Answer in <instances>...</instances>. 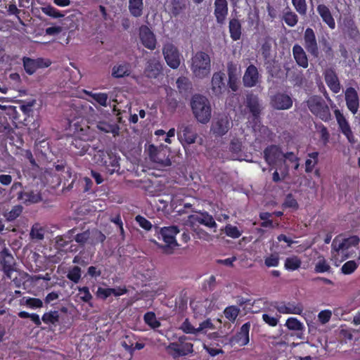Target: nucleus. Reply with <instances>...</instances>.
<instances>
[{
    "instance_id": "obj_1",
    "label": "nucleus",
    "mask_w": 360,
    "mask_h": 360,
    "mask_svg": "<svg viewBox=\"0 0 360 360\" xmlns=\"http://www.w3.org/2000/svg\"><path fill=\"white\" fill-rule=\"evenodd\" d=\"M360 239L356 236H352L349 238H343L342 236L335 237L331 245L330 259L334 262L335 266L350 257L349 250L356 246Z\"/></svg>"
},
{
    "instance_id": "obj_2",
    "label": "nucleus",
    "mask_w": 360,
    "mask_h": 360,
    "mask_svg": "<svg viewBox=\"0 0 360 360\" xmlns=\"http://www.w3.org/2000/svg\"><path fill=\"white\" fill-rule=\"evenodd\" d=\"M191 110L195 118L201 124H207L212 116V108L209 100L201 95H194L191 102Z\"/></svg>"
},
{
    "instance_id": "obj_3",
    "label": "nucleus",
    "mask_w": 360,
    "mask_h": 360,
    "mask_svg": "<svg viewBox=\"0 0 360 360\" xmlns=\"http://www.w3.org/2000/svg\"><path fill=\"white\" fill-rule=\"evenodd\" d=\"M190 68L195 77L204 79L208 77L211 72L210 56L203 51L196 52L191 59Z\"/></svg>"
},
{
    "instance_id": "obj_4",
    "label": "nucleus",
    "mask_w": 360,
    "mask_h": 360,
    "mask_svg": "<svg viewBox=\"0 0 360 360\" xmlns=\"http://www.w3.org/2000/svg\"><path fill=\"white\" fill-rule=\"evenodd\" d=\"M179 233V229L176 226L161 228L160 234L165 243V245L161 246L164 253L167 255L172 254L174 250L179 246L175 238Z\"/></svg>"
},
{
    "instance_id": "obj_5",
    "label": "nucleus",
    "mask_w": 360,
    "mask_h": 360,
    "mask_svg": "<svg viewBox=\"0 0 360 360\" xmlns=\"http://www.w3.org/2000/svg\"><path fill=\"white\" fill-rule=\"evenodd\" d=\"M309 110L316 117L324 122H328L331 118L330 109L323 99L320 96H311L307 101Z\"/></svg>"
},
{
    "instance_id": "obj_6",
    "label": "nucleus",
    "mask_w": 360,
    "mask_h": 360,
    "mask_svg": "<svg viewBox=\"0 0 360 360\" xmlns=\"http://www.w3.org/2000/svg\"><path fill=\"white\" fill-rule=\"evenodd\" d=\"M94 160L97 165L105 167L110 174L119 169L118 158L105 150L96 151L94 155Z\"/></svg>"
},
{
    "instance_id": "obj_7",
    "label": "nucleus",
    "mask_w": 360,
    "mask_h": 360,
    "mask_svg": "<svg viewBox=\"0 0 360 360\" xmlns=\"http://www.w3.org/2000/svg\"><path fill=\"white\" fill-rule=\"evenodd\" d=\"M232 127L233 122L229 116L225 114L219 115L212 121L210 132L214 136H223Z\"/></svg>"
},
{
    "instance_id": "obj_8",
    "label": "nucleus",
    "mask_w": 360,
    "mask_h": 360,
    "mask_svg": "<svg viewBox=\"0 0 360 360\" xmlns=\"http://www.w3.org/2000/svg\"><path fill=\"white\" fill-rule=\"evenodd\" d=\"M148 150L150 159L153 162L162 167H167L171 165V160L167 155L169 152V148L167 146L160 145L157 147L154 145H150Z\"/></svg>"
},
{
    "instance_id": "obj_9",
    "label": "nucleus",
    "mask_w": 360,
    "mask_h": 360,
    "mask_svg": "<svg viewBox=\"0 0 360 360\" xmlns=\"http://www.w3.org/2000/svg\"><path fill=\"white\" fill-rule=\"evenodd\" d=\"M177 137L182 145H191L195 143L198 134L192 124L182 122L177 125Z\"/></svg>"
},
{
    "instance_id": "obj_10",
    "label": "nucleus",
    "mask_w": 360,
    "mask_h": 360,
    "mask_svg": "<svg viewBox=\"0 0 360 360\" xmlns=\"http://www.w3.org/2000/svg\"><path fill=\"white\" fill-rule=\"evenodd\" d=\"M215 328L214 324L212 323L210 319H207L200 323L198 328H195L189 321L188 319L182 323L180 326V329L186 334H192L198 335L199 334H205L209 330H214Z\"/></svg>"
},
{
    "instance_id": "obj_11",
    "label": "nucleus",
    "mask_w": 360,
    "mask_h": 360,
    "mask_svg": "<svg viewBox=\"0 0 360 360\" xmlns=\"http://www.w3.org/2000/svg\"><path fill=\"white\" fill-rule=\"evenodd\" d=\"M162 53L168 66L172 69L179 68L181 63L180 54L177 48L173 44L168 42L164 44Z\"/></svg>"
},
{
    "instance_id": "obj_12",
    "label": "nucleus",
    "mask_w": 360,
    "mask_h": 360,
    "mask_svg": "<svg viewBox=\"0 0 360 360\" xmlns=\"http://www.w3.org/2000/svg\"><path fill=\"white\" fill-rule=\"evenodd\" d=\"M22 62L25 72L30 75H33L37 69L47 68L51 65V62L49 60H44L40 58L32 59L30 58L24 57Z\"/></svg>"
},
{
    "instance_id": "obj_13",
    "label": "nucleus",
    "mask_w": 360,
    "mask_h": 360,
    "mask_svg": "<svg viewBox=\"0 0 360 360\" xmlns=\"http://www.w3.org/2000/svg\"><path fill=\"white\" fill-rule=\"evenodd\" d=\"M274 308L281 314H292L300 315L303 311V306L295 302H275Z\"/></svg>"
},
{
    "instance_id": "obj_14",
    "label": "nucleus",
    "mask_w": 360,
    "mask_h": 360,
    "mask_svg": "<svg viewBox=\"0 0 360 360\" xmlns=\"http://www.w3.org/2000/svg\"><path fill=\"white\" fill-rule=\"evenodd\" d=\"M264 158L269 165H276L283 160V153L278 146L271 145L264 150Z\"/></svg>"
},
{
    "instance_id": "obj_15",
    "label": "nucleus",
    "mask_w": 360,
    "mask_h": 360,
    "mask_svg": "<svg viewBox=\"0 0 360 360\" xmlns=\"http://www.w3.org/2000/svg\"><path fill=\"white\" fill-rule=\"evenodd\" d=\"M304 47L312 56L317 57L319 55L318 44L316 35L311 28H307L304 34Z\"/></svg>"
},
{
    "instance_id": "obj_16",
    "label": "nucleus",
    "mask_w": 360,
    "mask_h": 360,
    "mask_svg": "<svg viewBox=\"0 0 360 360\" xmlns=\"http://www.w3.org/2000/svg\"><path fill=\"white\" fill-rule=\"evenodd\" d=\"M260 81V75L257 68L253 65H249L243 77L244 86L246 87L255 86Z\"/></svg>"
},
{
    "instance_id": "obj_17",
    "label": "nucleus",
    "mask_w": 360,
    "mask_h": 360,
    "mask_svg": "<svg viewBox=\"0 0 360 360\" xmlns=\"http://www.w3.org/2000/svg\"><path fill=\"white\" fill-rule=\"evenodd\" d=\"M193 345L192 343H170L167 349L171 352L174 358L182 356H186L193 352Z\"/></svg>"
},
{
    "instance_id": "obj_18",
    "label": "nucleus",
    "mask_w": 360,
    "mask_h": 360,
    "mask_svg": "<svg viewBox=\"0 0 360 360\" xmlns=\"http://www.w3.org/2000/svg\"><path fill=\"white\" fill-rule=\"evenodd\" d=\"M345 101L347 108L352 114H356L359 107V98L356 91L354 88L349 87L346 89Z\"/></svg>"
},
{
    "instance_id": "obj_19",
    "label": "nucleus",
    "mask_w": 360,
    "mask_h": 360,
    "mask_svg": "<svg viewBox=\"0 0 360 360\" xmlns=\"http://www.w3.org/2000/svg\"><path fill=\"white\" fill-rule=\"evenodd\" d=\"M271 105L277 110H288L292 105V98L285 94H277L271 99Z\"/></svg>"
},
{
    "instance_id": "obj_20",
    "label": "nucleus",
    "mask_w": 360,
    "mask_h": 360,
    "mask_svg": "<svg viewBox=\"0 0 360 360\" xmlns=\"http://www.w3.org/2000/svg\"><path fill=\"white\" fill-rule=\"evenodd\" d=\"M335 115L342 133L345 135L350 143H354V138L348 122L339 110H335Z\"/></svg>"
},
{
    "instance_id": "obj_21",
    "label": "nucleus",
    "mask_w": 360,
    "mask_h": 360,
    "mask_svg": "<svg viewBox=\"0 0 360 360\" xmlns=\"http://www.w3.org/2000/svg\"><path fill=\"white\" fill-rule=\"evenodd\" d=\"M142 44L148 49L153 50L156 45V39L153 33L147 26H141L139 32Z\"/></svg>"
},
{
    "instance_id": "obj_22",
    "label": "nucleus",
    "mask_w": 360,
    "mask_h": 360,
    "mask_svg": "<svg viewBox=\"0 0 360 360\" xmlns=\"http://www.w3.org/2000/svg\"><path fill=\"white\" fill-rule=\"evenodd\" d=\"M73 18V15L64 18L61 20V25L46 28L45 31L46 34L51 36L57 35L62 32L63 30H68L74 27L75 25L72 24Z\"/></svg>"
},
{
    "instance_id": "obj_23",
    "label": "nucleus",
    "mask_w": 360,
    "mask_h": 360,
    "mask_svg": "<svg viewBox=\"0 0 360 360\" xmlns=\"http://www.w3.org/2000/svg\"><path fill=\"white\" fill-rule=\"evenodd\" d=\"M228 14V3L226 0L214 1V15L217 22L219 24L224 23Z\"/></svg>"
},
{
    "instance_id": "obj_24",
    "label": "nucleus",
    "mask_w": 360,
    "mask_h": 360,
    "mask_svg": "<svg viewBox=\"0 0 360 360\" xmlns=\"http://www.w3.org/2000/svg\"><path fill=\"white\" fill-rule=\"evenodd\" d=\"M250 323L249 322L244 323L240 327L239 332L232 338V342L236 343L240 346L247 345L250 342Z\"/></svg>"
},
{
    "instance_id": "obj_25",
    "label": "nucleus",
    "mask_w": 360,
    "mask_h": 360,
    "mask_svg": "<svg viewBox=\"0 0 360 360\" xmlns=\"http://www.w3.org/2000/svg\"><path fill=\"white\" fill-rule=\"evenodd\" d=\"M145 74L148 77L157 78L162 72V65L158 58L149 59L146 65Z\"/></svg>"
},
{
    "instance_id": "obj_26",
    "label": "nucleus",
    "mask_w": 360,
    "mask_h": 360,
    "mask_svg": "<svg viewBox=\"0 0 360 360\" xmlns=\"http://www.w3.org/2000/svg\"><path fill=\"white\" fill-rule=\"evenodd\" d=\"M131 72V64L127 62H122L115 64L112 67L111 75L114 78H122L129 76Z\"/></svg>"
},
{
    "instance_id": "obj_27",
    "label": "nucleus",
    "mask_w": 360,
    "mask_h": 360,
    "mask_svg": "<svg viewBox=\"0 0 360 360\" xmlns=\"http://www.w3.org/2000/svg\"><path fill=\"white\" fill-rule=\"evenodd\" d=\"M224 73L221 72H214L212 77V90L216 95H220L225 89Z\"/></svg>"
},
{
    "instance_id": "obj_28",
    "label": "nucleus",
    "mask_w": 360,
    "mask_h": 360,
    "mask_svg": "<svg viewBox=\"0 0 360 360\" xmlns=\"http://www.w3.org/2000/svg\"><path fill=\"white\" fill-rule=\"evenodd\" d=\"M316 11L323 21L332 30L335 27V22L329 8L325 4H319Z\"/></svg>"
},
{
    "instance_id": "obj_29",
    "label": "nucleus",
    "mask_w": 360,
    "mask_h": 360,
    "mask_svg": "<svg viewBox=\"0 0 360 360\" xmlns=\"http://www.w3.org/2000/svg\"><path fill=\"white\" fill-rule=\"evenodd\" d=\"M190 219L193 222H198L199 224L205 225L209 228H215L217 226V224L212 216L209 214L207 212H202L195 215H192L190 217Z\"/></svg>"
},
{
    "instance_id": "obj_30",
    "label": "nucleus",
    "mask_w": 360,
    "mask_h": 360,
    "mask_svg": "<svg viewBox=\"0 0 360 360\" xmlns=\"http://www.w3.org/2000/svg\"><path fill=\"white\" fill-rule=\"evenodd\" d=\"M18 199L24 203H37L42 200L41 193L38 191H27L18 193Z\"/></svg>"
},
{
    "instance_id": "obj_31",
    "label": "nucleus",
    "mask_w": 360,
    "mask_h": 360,
    "mask_svg": "<svg viewBox=\"0 0 360 360\" xmlns=\"http://www.w3.org/2000/svg\"><path fill=\"white\" fill-rule=\"evenodd\" d=\"M325 80L332 91L337 94L340 91V84L335 73L331 70L325 72Z\"/></svg>"
},
{
    "instance_id": "obj_32",
    "label": "nucleus",
    "mask_w": 360,
    "mask_h": 360,
    "mask_svg": "<svg viewBox=\"0 0 360 360\" xmlns=\"http://www.w3.org/2000/svg\"><path fill=\"white\" fill-rule=\"evenodd\" d=\"M0 115L5 118L7 116L14 123L20 122L19 112L15 106L0 105Z\"/></svg>"
},
{
    "instance_id": "obj_33",
    "label": "nucleus",
    "mask_w": 360,
    "mask_h": 360,
    "mask_svg": "<svg viewBox=\"0 0 360 360\" xmlns=\"http://www.w3.org/2000/svg\"><path fill=\"white\" fill-rule=\"evenodd\" d=\"M292 53L297 63L302 68H307L308 59L302 47L298 44L295 45Z\"/></svg>"
},
{
    "instance_id": "obj_34",
    "label": "nucleus",
    "mask_w": 360,
    "mask_h": 360,
    "mask_svg": "<svg viewBox=\"0 0 360 360\" xmlns=\"http://www.w3.org/2000/svg\"><path fill=\"white\" fill-rule=\"evenodd\" d=\"M143 8V0H129V11L132 16L136 18L141 16Z\"/></svg>"
},
{
    "instance_id": "obj_35",
    "label": "nucleus",
    "mask_w": 360,
    "mask_h": 360,
    "mask_svg": "<svg viewBox=\"0 0 360 360\" xmlns=\"http://www.w3.org/2000/svg\"><path fill=\"white\" fill-rule=\"evenodd\" d=\"M229 32L233 41L240 39L241 37V24L238 19L233 18L229 21Z\"/></svg>"
},
{
    "instance_id": "obj_36",
    "label": "nucleus",
    "mask_w": 360,
    "mask_h": 360,
    "mask_svg": "<svg viewBox=\"0 0 360 360\" xmlns=\"http://www.w3.org/2000/svg\"><path fill=\"white\" fill-rule=\"evenodd\" d=\"M97 128L105 133H111L114 136H118L120 127L117 124H110L106 122H98L96 124Z\"/></svg>"
},
{
    "instance_id": "obj_37",
    "label": "nucleus",
    "mask_w": 360,
    "mask_h": 360,
    "mask_svg": "<svg viewBox=\"0 0 360 360\" xmlns=\"http://www.w3.org/2000/svg\"><path fill=\"white\" fill-rule=\"evenodd\" d=\"M247 105L255 117H257L260 111L261 107L257 96L250 95L247 98Z\"/></svg>"
},
{
    "instance_id": "obj_38",
    "label": "nucleus",
    "mask_w": 360,
    "mask_h": 360,
    "mask_svg": "<svg viewBox=\"0 0 360 360\" xmlns=\"http://www.w3.org/2000/svg\"><path fill=\"white\" fill-rule=\"evenodd\" d=\"M319 162V153L313 152L308 153L305 160V172L311 173Z\"/></svg>"
},
{
    "instance_id": "obj_39",
    "label": "nucleus",
    "mask_w": 360,
    "mask_h": 360,
    "mask_svg": "<svg viewBox=\"0 0 360 360\" xmlns=\"http://www.w3.org/2000/svg\"><path fill=\"white\" fill-rule=\"evenodd\" d=\"M45 230L39 224H35L32 226L30 236L32 240L35 241L42 240L44 238Z\"/></svg>"
},
{
    "instance_id": "obj_40",
    "label": "nucleus",
    "mask_w": 360,
    "mask_h": 360,
    "mask_svg": "<svg viewBox=\"0 0 360 360\" xmlns=\"http://www.w3.org/2000/svg\"><path fill=\"white\" fill-rule=\"evenodd\" d=\"M301 264V259L297 256L293 255L286 258L284 266L288 271H295L300 267Z\"/></svg>"
},
{
    "instance_id": "obj_41",
    "label": "nucleus",
    "mask_w": 360,
    "mask_h": 360,
    "mask_svg": "<svg viewBox=\"0 0 360 360\" xmlns=\"http://www.w3.org/2000/svg\"><path fill=\"white\" fill-rule=\"evenodd\" d=\"M285 326L290 330L302 331L304 329V324L295 317L288 318Z\"/></svg>"
},
{
    "instance_id": "obj_42",
    "label": "nucleus",
    "mask_w": 360,
    "mask_h": 360,
    "mask_svg": "<svg viewBox=\"0 0 360 360\" xmlns=\"http://www.w3.org/2000/svg\"><path fill=\"white\" fill-rule=\"evenodd\" d=\"M314 270L316 273L329 272L330 271V266L323 257H319Z\"/></svg>"
},
{
    "instance_id": "obj_43",
    "label": "nucleus",
    "mask_w": 360,
    "mask_h": 360,
    "mask_svg": "<svg viewBox=\"0 0 360 360\" xmlns=\"http://www.w3.org/2000/svg\"><path fill=\"white\" fill-rule=\"evenodd\" d=\"M72 147L75 148V149H80L77 151L76 150H73V148H71L73 153L79 155H83L88 150V144L79 139H75L72 141Z\"/></svg>"
},
{
    "instance_id": "obj_44",
    "label": "nucleus",
    "mask_w": 360,
    "mask_h": 360,
    "mask_svg": "<svg viewBox=\"0 0 360 360\" xmlns=\"http://www.w3.org/2000/svg\"><path fill=\"white\" fill-rule=\"evenodd\" d=\"M74 229L69 231L65 235L57 236L56 238V242L60 247H65L67 244L72 240Z\"/></svg>"
},
{
    "instance_id": "obj_45",
    "label": "nucleus",
    "mask_w": 360,
    "mask_h": 360,
    "mask_svg": "<svg viewBox=\"0 0 360 360\" xmlns=\"http://www.w3.org/2000/svg\"><path fill=\"white\" fill-rule=\"evenodd\" d=\"M67 278L75 283H79L81 278V268L75 266L68 270Z\"/></svg>"
},
{
    "instance_id": "obj_46",
    "label": "nucleus",
    "mask_w": 360,
    "mask_h": 360,
    "mask_svg": "<svg viewBox=\"0 0 360 360\" xmlns=\"http://www.w3.org/2000/svg\"><path fill=\"white\" fill-rule=\"evenodd\" d=\"M91 14L96 18V22H101L103 21L107 20L108 19L107 11L103 6H99L98 11L95 10L92 11Z\"/></svg>"
},
{
    "instance_id": "obj_47",
    "label": "nucleus",
    "mask_w": 360,
    "mask_h": 360,
    "mask_svg": "<svg viewBox=\"0 0 360 360\" xmlns=\"http://www.w3.org/2000/svg\"><path fill=\"white\" fill-rule=\"evenodd\" d=\"M42 12L53 18H59L64 17V15L56 8L51 6H46L41 8Z\"/></svg>"
},
{
    "instance_id": "obj_48",
    "label": "nucleus",
    "mask_w": 360,
    "mask_h": 360,
    "mask_svg": "<svg viewBox=\"0 0 360 360\" xmlns=\"http://www.w3.org/2000/svg\"><path fill=\"white\" fill-rule=\"evenodd\" d=\"M11 131L12 128L6 120L5 117H0V137H7Z\"/></svg>"
},
{
    "instance_id": "obj_49",
    "label": "nucleus",
    "mask_w": 360,
    "mask_h": 360,
    "mask_svg": "<svg viewBox=\"0 0 360 360\" xmlns=\"http://www.w3.org/2000/svg\"><path fill=\"white\" fill-rule=\"evenodd\" d=\"M91 240L90 244L96 245L98 243H103L105 240V236L98 230L94 229L90 231Z\"/></svg>"
},
{
    "instance_id": "obj_50",
    "label": "nucleus",
    "mask_w": 360,
    "mask_h": 360,
    "mask_svg": "<svg viewBox=\"0 0 360 360\" xmlns=\"http://www.w3.org/2000/svg\"><path fill=\"white\" fill-rule=\"evenodd\" d=\"M358 267V264L354 261L350 260L345 263L342 268H341V272L343 274L349 275L352 274Z\"/></svg>"
},
{
    "instance_id": "obj_51",
    "label": "nucleus",
    "mask_w": 360,
    "mask_h": 360,
    "mask_svg": "<svg viewBox=\"0 0 360 360\" xmlns=\"http://www.w3.org/2000/svg\"><path fill=\"white\" fill-rule=\"evenodd\" d=\"M239 309L235 306H230L225 309L224 313L225 317L229 321H234L239 314Z\"/></svg>"
},
{
    "instance_id": "obj_52",
    "label": "nucleus",
    "mask_w": 360,
    "mask_h": 360,
    "mask_svg": "<svg viewBox=\"0 0 360 360\" xmlns=\"http://www.w3.org/2000/svg\"><path fill=\"white\" fill-rule=\"evenodd\" d=\"M227 72L229 80H234L238 78L239 72L238 65L233 62H229L227 64Z\"/></svg>"
},
{
    "instance_id": "obj_53",
    "label": "nucleus",
    "mask_w": 360,
    "mask_h": 360,
    "mask_svg": "<svg viewBox=\"0 0 360 360\" xmlns=\"http://www.w3.org/2000/svg\"><path fill=\"white\" fill-rule=\"evenodd\" d=\"M145 322L153 328H158L160 326V322L157 320L155 315L153 312H148L144 315Z\"/></svg>"
},
{
    "instance_id": "obj_54",
    "label": "nucleus",
    "mask_w": 360,
    "mask_h": 360,
    "mask_svg": "<svg viewBox=\"0 0 360 360\" xmlns=\"http://www.w3.org/2000/svg\"><path fill=\"white\" fill-rule=\"evenodd\" d=\"M45 323H55L58 321L59 315L56 311L45 313L41 318Z\"/></svg>"
},
{
    "instance_id": "obj_55",
    "label": "nucleus",
    "mask_w": 360,
    "mask_h": 360,
    "mask_svg": "<svg viewBox=\"0 0 360 360\" xmlns=\"http://www.w3.org/2000/svg\"><path fill=\"white\" fill-rule=\"evenodd\" d=\"M75 240L77 243H79L82 245H83L87 243H90V240H91L90 231L88 230V231H84L83 233L77 234L75 237Z\"/></svg>"
},
{
    "instance_id": "obj_56",
    "label": "nucleus",
    "mask_w": 360,
    "mask_h": 360,
    "mask_svg": "<svg viewBox=\"0 0 360 360\" xmlns=\"http://www.w3.org/2000/svg\"><path fill=\"white\" fill-rule=\"evenodd\" d=\"M283 20L290 27H294L297 21V15L292 11L286 12L283 15Z\"/></svg>"
},
{
    "instance_id": "obj_57",
    "label": "nucleus",
    "mask_w": 360,
    "mask_h": 360,
    "mask_svg": "<svg viewBox=\"0 0 360 360\" xmlns=\"http://www.w3.org/2000/svg\"><path fill=\"white\" fill-rule=\"evenodd\" d=\"M280 315L271 316L268 314H262V320L269 326L275 327L279 322Z\"/></svg>"
},
{
    "instance_id": "obj_58",
    "label": "nucleus",
    "mask_w": 360,
    "mask_h": 360,
    "mask_svg": "<svg viewBox=\"0 0 360 360\" xmlns=\"http://www.w3.org/2000/svg\"><path fill=\"white\" fill-rule=\"evenodd\" d=\"M264 264L267 267H276L279 264V256L277 253L271 254L264 259Z\"/></svg>"
},
{
    "instance_id": "obj_59",
    "label": "nucleus",
    "mask_w": 360,
    "mask_h": 360,
    "mask_svg": "<svg viewBox=\"0 0 360 360\" xmlns=\"http://www.w3.org/2000/svg\"><path fill=\"white\" fill-rule=\"evenodd\" d=\"M224 231L226 236L232 238H238L242 234L236 226H233L231 224H228L225 226Z\"/></svg>"
},
{
    "instance_id": "obj_60",
    "label": "nucleus",
    "mask_w": 360,
    "mask_h": 360,
    "mask_svg": "<svg viewBox=\"0 0 360 360\" xmlns=\"http://www.w3.org/2000/svg\"><path fill=\"white\" fill-rule=\"evenodd\" d=\"M295 10L302 15L307 13V4L305 0H292Z\"/></svg>"
},
{
    "instance_id": "obj_61",
    "label": "nucleus",
    "mask_w": 360,
    "mask_h": 360,
    "mask_svg": "<svg viewBox=\"0 0 360 360\" xmlns=\"http://www.w3.org/2000/svg\"><path fill=\"white\" fill-rule=\"evenodd\" d=\"M171 11L174 15H179L181 11L185 8V5L182 0H172L171 1Z\"/></svg>"
},
{
    "instance_id": "obj_62",
    "label": "nucleus",
    "mask_w": 360,
    "mask_h": 360,
    "mask_svg": "<svg viewBox=\"0 0 360 360\" xmlns=\"http://www.w3.org/2000/svg\"><path fill=\"white\" fill-rule=\"evenodd\" d=\"M316 129L320 134V138L322 140L324 145H326L329 141V133L327 128L323 124L316 125Z\"/></svg>"
},
{
    "instance_id": "obj_63",
    "label": "nucleus",
    "mask_w": 360,
    "mask_h": 360,
    "mask_svg": "<svg viewBox=\"0 0 360 360\" xmlns=\"http://www.w3.org/2000/svg\"><path fill=\"white\" fill-rule=\"evenodd\" d=\"M23 300H25V304L32 309L41 308L43 306L42 301L38 298L24 297Z\"/></svg>"
},
{
    "instance_id": "obj_64",
    "label": "nucleus",
    "mask_w": 360,
    "mask_h": 360,
    "mask_svg": "<svg viewBox=\"0 0 360 360\" xmlns=\"http://www.w3.org/2000/svg\"><path fill=\"white\" fill-rule=\"evenodd\" d=\"M91 97L102 106H107L108 95L105 93L89 94Z\"/></svg>"
}]
</instances>
